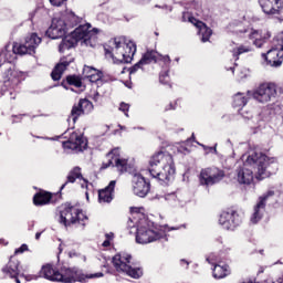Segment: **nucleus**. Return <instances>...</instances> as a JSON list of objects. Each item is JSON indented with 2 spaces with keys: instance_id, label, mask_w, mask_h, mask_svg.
<instances>
[{
  "instance_id": "f257e3e1",
  "label": "nucleus",
  "mask_w": 283,
  "mask_h": 283,
  "mask_svg": "<svg viewBox=\"0 0 283 283\" xmlns=\"http://www.w3.org/2000/svg\"><path fill=\"white\" fill-rule=\"evenodd\" d=\"M41 43V38L36 33H31L25 36L24 43L14 42L12 51L4 49L0 52V76L3 78L4 83L19 82V71H17V65L14 61L17 54L24 56V54H30L31 56L36 54V48Z\"/></svg>"
},
{
  "instance_id": "f03ea898",
  "label": "nucleus",
  "mask_w": 283,
  "mask_h": 283,
  "mask_svg": "<svg viewBox=\"0 0 283 283\" xmlns=\"http://www.w3.org/2000/svg\"><path fill=\"white\" fill-rule=\"evenodd\" d=\"M40 276L49 282L59 283H87L88 280H94L96 277H103V272H97L93 274L78 273L76 268L61 266L60 269L52 263H46L42 265L40 270Z\"/></svg>"
},
{
  "instance_id": "7ed1b4c3",
  "label": "nucleus",
  "mask_w": 283,
  "mask_h": 283,
  "mask_svg": "<svg viewBox=\"0 0 283 283\" xmlns=\"http://www.w3.org/2000/svg\"><path fill=\"white\" fill-rule=\"evenodd\" d=\"M148 171L151 178H156L161 185H167L176 176L174 156L169 151L156 153L150 157Z\"/></svg>"
},
{
  "instance_id": "20e7f679",
  "label": "nucleus",
  "mask_w": 283,
  "mask_h": 283,
  "mask_svg": "<svg viewBox=\"0 0 283 283\" xmlns=\"http://www.w3.org/2000/svg\"><path fill=\"white\" fill-rule=\"evenodd\" d=\"M104 52L114 63H132L136 54V43L134 41L126 43L125 38L122 36L114 38L104 45Z\"/></svg>"
},
{
  "instance_id": "39448f33",
  "label": "nucleus",
  "mask_w": 283,
  "mask_h": 283,
  "mask_svg": "<svg viewBox=\"0 0 283 283\" xmlns=\"http://www.w3.org/2000/svg\"><path fill=\"white\" fill-rule=\"evenodd\" d=\"M60 224L64 227H74L78 224L85 229L90 218L83 212V209L73 206L71 202H65L60 207Z\"/></svg>"
},
{
  "instance_id": "423d86ee",
  "label": "nucleus",
  "mask_w": 283,
  "mask_h": 283,
  "mask_svg": "<svg viewBox=\"0 0 283 283\" xmlns=\"http://www.w3.org/2000/svg\"><path fill=\"white\" fill-rule=\"evenodd\" d=\"M92 39H96V32L92 30V25L87 23L80 25L70 35H64L60 44V52L72 50V48L78 45V41H83V43L88 45Z\"/></svg>"
},
{
  "instance_id": "0eeeda50",
  "label": "nucleus",
  "mask_w": 283,
  "mask_h": 283,
  "mask_svg": "<svg viewBox=\"0 0 283 283\" xmlns=\"http://www.w3.org/2000/svg\"><path fill=\"white\" fill-rule=\"evenodd\" d=\"M132 260V254L119 252L112 258V264L117 273H126L133 280H139L143 277V268H137Z\"/></svg>"
},
{
  "instance_id": "6e6552de",
  "label": "nucleus",
  "mask_w": 283,
  "mask_h": 283,
  "mask_svg": "<svg viewBox=\"0 0 283 283\" xmlns=\"http://www.w3.org/2000/svg\"><path fill=\"white\" fill-rule=\"evenodd\" d=\"M248 165H256L259 180H264V178H270L272 174H275L277 169V164L275 158H271L266 155H258L256 153L249 155L247 158Z\"/></svg>"
},
{
  "instance_id": "1a4fd4ad",
  "label": "nucleus",
  "mask_w": 283,
  "mask_h": 283,
  "mask_svg": "<svg viewBox=\"0 0 283 283\" xmlns=\"http://www.w3.org/2000/svg\"><path fill=\"white\" fill-rule=\"evenodd\" d=\"M219 224L227 231H234L242 224V216H240L235 208H227L220 214Z\"/></svg>"
},
{
  "instance_id": "9d476101",
  "label": "nucleus",
  "mask_w": 283,
  "mask_h": 283,
  "mask_svg": "<svg viewBox=\"0 0 283 283\" xmlns=\"http://www.w3.org/2000/svg\"><path fill=\"white\" fill-rule=\"evenodd\" d=\"M248 96H252L258 103H269L271 98L277 96V86L273 83H263L252 93L248 91Z\"/></svg>"
},
{
  "instance_id": "9b49d317",
  "label": "nucleus",
  "mask_w": 283,
  "mask_h": 283,
  "mask_svg": "<svg viewBox=\"0 0 283 283\" xmlns=\"http://www.w3.org/2000/svg\"><path fill=\"white\" fill-rule=\"evenodd\" d=\"M106 158H108V160L102 164L101 169H109V167H116L119 174H125V171H127L128 160L120 158V148H113L106 154Z\"/></svg>"
},
{
  "instance_id": "f8f14e48",
  "label": "nucleus",
  "mask_w": 283,
  "mask_h": 283,
  "mask_svg": "<svg viewBox=\"0 0 283 283\" xmlns=\"http://www.w3.org/2000/svg\"><path fill=\"white\" fill-rule=\"evenodd\" d=\"M226 174L224 170L218 167H208L203 168L199 175V182L206 187H211L213 185H218V182L222 181Z\"/></svg>"
},
{
  "instance_id": "ddd939ff",
  "label": "nucleus",
  "mask_w": 283,
  "mask_h": 283,
  "mask_svg": "<svg viewBox=\"0 0 283 283\" xmlns=\"http://www.w3.org/2000/svg\"><path fill=\"white\" fill-rule=\"evenodd\" d=\"M262 12L268 17H275L283 22V0H259Z\"/></svg>"
},
{
  "instance_id": "4468645a",
  "label": "nucleus",
  "mask_w": 283,
  "mask_h": 283,
  "mask_svg": "<svg viewBox=\"0 0 283 283\" xmlns=\"http://www.w3.org/2000/svg\"><path fill=\"white\" fill-rule=\"evenodd\" d=\"M62 147L63 149H71L75 154H81V151L87 149V137L78 132H73L67 140L62 142Z\"/></svg>"
},
{
  "instance_id": "2eb2a0df",
  "label": "nucleus",
  "mask_w": 283,
  "mask_h": 283,
  "mask_svg": "<svg viewBox=\"0 0 283 283\" xmlns=\"http://www.w3.org/2000/svg\"><path fill=\"white\" fill-rule=\"evenodd\" d=\"M273 196H275V191L269 190L258 198L253 208V213L250 218L252 224H258V222L264 218V213H266V202L269 201V198H273Z\"/></svg>"
},
{
  "instance_id": "dca6fc26",
  "label": "nucleus",
  "mask_w": 283,
  "mask_h": 283,
  "mask_svg": "<svg viewBox=\"0 0 283 283\" xmlns=\"http://www.w3.org/2000/svg\"><path fill=\"white\" fill-rule=\"evenodd\" d=\"M94 112V103L87 98H80L78 103H75L71 109V118L73 123H76L81 116L92 114Z\"/></svg>"
},
{
  "instance_id": "f3484780",
  "label": "nucleus",
  "mask_w": 283,
  "mask_h": 283,
  "mask_svg": "<svg viewBox=\"0 0 283 283\" xmlns=\"http://www.w3.org/2000/svg\"><path fill=\"white\" fill-rule=\"evenodd\" d=\"M20 265L21 262L18 261L17 256L11 255L9 262L1 269V272L3 273L4 277H10V280L21 283L19 277H23V274H21V270H19Z\"/></svg>"
},
{
  "instance_id": "a211bd4d",
  "label": "nucleus",
  "mask_w": 283,
  "mask_h": 283,
  "mask_svg": "<svg viewBox=\"0 0 283 283\" xmlns=\"http://www.w3.org/2000/svg\"><path fill=\"white\" fill-rule=\"evenodd\" d=\"M151 191V184L143 175L137 174L133 177V192L138 198H145Z\"/></svg>"
},
{
  "instance_id": "6ab92c4d",
  "label": "nucleus",
  "mask_w": 283,
  "mask_h": 283,
  "mask_svg": "<svg viewBox=\"0 0 283 283\" xmlns=\"http://www.w3.org/2000/svg\"><path fill=\"white\" fill-rule=\"evenodd\" d=\"M67 34V24L63 19H53L51 27L46 30L49 39H63Z\"/></svg>"
},
{
  "instance_id": "aec40b11",
  "label": "nucleus",
  "mask_w": 283,
  "mask_h": 283,
  "mask_svg": "<svg viewBox=\"0 0 283 283\" xmlns=\"http://www.w3.org/2000/svg\"><path fill=\"white\" fill-rule=\"evenodd\" d=\"M156 240H160V233L147 227L137 228L136 242L138 244H149L150 242H156Z\"/></svg>"
},
{
  "instance_id": "412c9836",
  "label": "nucleus",
  "mask_w": 283,
  "mask_h": 283,
  "mask_svg": "<svg viewBox=\"0 0 283 283\" xmlns=\"http://www.w3.org/2000/svg\"><path fill=\"white\" fill-rule=\"evenodd\" d=\"M99 205H111L116 198V180L109 181V184L97 191Z\"/></svg>"
},
{
  "instance_id": "4be33fe9",
  "label": "nucleus",
  "mask_w": 283,
  "mask_h": 283,
  "mask_svg": "<svg viewBox=\"0 0 283 283\" xmlns=\"http://www.w3.org/2000/svg\"><path fill=\"white\" fill-rule=\"evenodd\" d=\"M262 59L265 61L266 65L270 67H281L283 63V50L282 49H271L266 53L261 54Z\"/></svg>"
},
{
  "instance_id": "5701e85b",
  "label": "nucleus",
  "mask_w": 283,
  "mask_h": 283,
  "mask_svg": "<svg viewBox=\"0 0 283 283\" xmlns=\"http://www.w3.org/2000/svg\"><path fill=\"white\" fill-rule=\"evenodd\" d=\"M33 205L35 207H45V205H56V199H54V193L46 191L44 189H39L33 196Z\"/></svg>"
},
{
  "instance_id": "b1692460",
  "label": "nucleus",
  "mask_w": 283,
  "mask_h": 283,
  "mask_svg": "<svg viewBox=\"0 0 283 283\" xmlns=\"http://www.w3.org/2000/svg\"><path fill=\"white\" fill-rule=\"evenodd\" d=\"M249 39L250 41H253V45H255V48H263L264 43L271 39V32L266 30L251 29Z\"/></svg>"
},
{
  "instance_id": "393cba45",
  "label": "nucleus",
  "mask_w": 283,
  "mask_h": 283,
  "mask_svg": "<svg viewBox=\"0 0 283 283\" xmlns=\"http://www.w3.org/2000/svg\"><path fill=\"white\" fill-rule=\"evenodd\" d=\"M72 63H74V57H62L51 72L52 81H61L63 73Z\"/></svg>"
},
{
  "instance_id": "a878e982",
  "label": "nucleus",
  "mask_w": 283,
  "mask_h": 283,
  "mask_svg": "<svg viewBox=\"0 0 283 283\" xmlns=\"http://www.w3.org/2000/svg\"><path fill=\"white\" fill-rule=\"evenodd\" d=\"M231 275V266L227 263H216L212 269L214 280H224Z\"/></svg>"
},
{
  "instance_id": "bb28decb",
  "label": "nucleus",
  "mask_w": 283,
  "mask_h": 283,
  "mask_svg": "<svg viewBox=\"0 0 283 283\" xmlns=\"http://www.w3.org/2000/svg\"><path fill=\"white\" fill-rule=\"evenodd\" d=\"M61 86L64 90H70V86L77 88L83 87V77L76 74L67 75L64 80H62Z\"/></svg>"
},
{
  "instance_id": "cd10ccee",
  "label": "nucleus",
  "mask_w": 283,
  "mask_h": 283,
  "mask_svg": "<svg viewBox=\"0 0 283 283\" xmlns=\"http://www.w3.org/2000/svg\"><path fill=\"white\" fill-rule=\"evenodd\" d=\"M82 74L91 83H98L103 78V73L99 70L87 65L84 66Z\"/></svg>"
},
{
  "instance_id": "c85d7f7f",
  "label": "nucleus",
  "mask_w": 283,
  "mask_h": 283,
  "mask_svg": "<svg viewBox=\"0 0 283 283\" xmlns=\"http://www.w3.org/2000/svg\"><path fill=\"white\" fill-rule=\"evenodd\" d=\"M237 180L239 185H251V182H253V170L249 168H238Z\"/></svg>"
},
{
  "instance_id": "c756f323",
  "label": "nucleus",
  "mask_w": 283,
  "mask_h": 283,
  "mask_svg": "<svg viewBox=\"0 0 283 283\" xmlns=\"http://www.w3.org/2000/svg\"><path fill=\"white\" fill-rule=\"evenodd\" d=\"M83 178V172H81V167L75 166L73 169L70 170L66 181L61 186L60 191H63L67 185H74L76 180H81Z\"/></svg>"
},
{
  "instance_id": "7c9ffc66",
  "label": "nucleus",
  "mask_w": 283,
  "mask_h": 283,
  "mask_svg": "<svg viewBox=\"0 0 283 283\" xmlns=\"http://www.w3.org/2000/svg\"><path fill=\"white\" fill-rule=\"evenodd\" d=\"M159 57H160V53L154 50H148L143 54L139 61L143 65H149L151 63H158Z\"/></svg>"
},
{
  "instance_id": "2f4dec72",
  "label": "nucleus",
  "mask_w": 283,
  "mask_h": 283,
  "mask_svg": "<svg viewBox=\"0 0 283 283\" xmlns=\"http://www.w3.org/2000/svg\"><path fill=\"white\" fill-rule=\"evenodd\" d=\"M249 103V97L244 96V93H237L232 97V107L242 108Z\"/></svg>"
},
{
  "instance_id": "473e14b6",
  "label": "nucleus",
  "mask_w": 283,
  "mask_h": 283,
  "mask_svg": "<svg viewBox=\"0 0 283 283\" xmlns=\"http://www.w3.org/2000/svg\"><path fill=\"white\" fill-rule=\"evenodd\" d=\"M199 35L201 36V42L207 43L213 35V30L203 22V25L198 29Z\"/></svg>"
},
{
  "instance_id": "72a5a7b5",
  "label": "nucleus",
  "mask_w": 283,
  "mask_h": 283,
  "mask_svg": "<svg viewBox=\"0 0 283 283\" xmlns=\"http://www.w3.org/2000/svg\"><path fill=\"white\" fill-rule=\"evenodd\" d=\"M249 52H253V48H251V45L241 44L240 46L233 49L232 56H233V59L238 60V59H240V55L247 54Z\"/></svg>"
},
{
  "instance_id": "f704fd0d",
  "label": "nucleus",
  "mask_w": 283,
  "mask_h": 283,
  "mask_svg": "<svg viewBox=\"0 0 283 283\" xmlns=\"http://www.w3.org/2000/svg\"><path fill=\"white\" fill-rule=\"evenodd\" d=\"M66 24V28H76V25H78V23H81V18H78V15L74 14V12H70L66 15V20L64 21Z\"/></svg>"
},
{
  "instance_id": "c9c22d12",
  "label": "nucleus",
  "mask_w": 283,
  "mask_h": 283,
  "mask_svg": "<svg viewBox=\"0 0 283 283\" xmlns=\"http://www.w3.org/2000/svg\"><path fill=\"white\" fill-rule=\"evenodd\" d=\"M159 83H163V85H169V83H171V78L169 77V70L159 74Z\"/></svg>"
},
{
  "instance_id": "e433bc0d",
  "label": "nucleus",
  "mask_w": 283,
  "mask_h": 283,
  "mask_svg": "<svg viewBox=\"0 0 283 283\" xmlns=\"http://www.w3.org/2000/svg\"><path fill=\"white\" fill-rule=\"evenodd\" d=\"M144 64L140 63V60L133 65L132 67L127 69V72H129V74H136L138 72V70H143Z\"/></svg>"
},
{
  "instance_id": "4c0bfd02",
  "label": "nucleus",
  "mask_w": 283,
  "mask_h": 283,
  "mask_svg": "<svg viewBox=\"0 0 283 283\" xmlns=\"http://www.w3.org/2000/svg\"><path fill=\"white\" fill-rule=\"evenodd\" d=\"M188 21H189V23H192V25H195L197 30H198L200 27H202L203 23H205V22H202V21L196 19V17H193V15H190V17L188 18Z\"/></svg>"
},
{
  "instance_id": "58836bf2",
  "label": "nucleus",
  "mask_w": 283,
  "mask_h": 283,
  "mask_svg": "<svg viewBox=\"0 0 283 283\" xmlns=\"http://www.w3.org/2000/svg\"><path fill=\"white\" fill-rule=\"evenodd\" d=\"M119 111L125 114V116L129 117V104L122 102L119 105Z\"/></svg>"
},
{
  "instance_id": "ea45409f",
  "label": "nucleus",
  "mask_w": 283,
  "mask_h": 283,
  "mask_svg": "<svg viewBox=\"0 0 283 283\" xmlns=\"http://www.w3.org/2000/svg\"><path fill=\"white\" fill-rule=\"evenodd\" d=\"M105 238L106 240L102 243V247L104 248L112 247V238H114V234L106 233Z\"/></svg>"
},
{
  "instance_id": "a19ab883",
  "label": "nucleus",
  "mask_w": 283,
  "mask_h": 283,
  "mask_svg": "<svg viewBox=\"0 0 283 283\" xmlns=\"http://www.w3.org/2000/svg\"><path fill=\"white\" fill-rule=\"evenodd\" d=\"M160 61H163L165 65H169V63H171V57H169V55H163L159 53L158 63H160Z\"/></svg>"
},
{
  "instance_id": "79ce46f5",
  "label": "nucleus",
  "mask_w": 283,
  "mask_h": 283,
  "mask_svg": "<svg viewBox=\"0 0 283 283\" xmlns=\"http://www.w3.org/2000/svg\"><path fill=\"white\" fill-rule=\"evenodd\" d=\"M25 251H28V244L23 243L20 248L15 249L14 251V258H17V255H19V253H25Z\"/></svg>"
},
{
  "instance_id": "37998d69",
  "label": "nucleus",
  "mask_w": 283,
  "mask_h": 283,
  "mask_svg": "<svg viewBox=\"0 0 283 283\" xmlns=\"http://www.w3.org/2000/svg\"><path fill=\"white\" fill-rule=\"evenodd\" d=\"M67 0H50L51 6H55L56 8H61L63 6V2Z\"/></svg>"
},
{
  "instance_id": "c03bdc74",
  "label": "nucleus",
  "mask_w": 283,
  "mask_h": 283,
  "mask_svg": "<svg viewBox=\"0 0 283 283\" xmlns=\"http://www.w3.org/2000/svg\"><path fill=\"white\" fill-rule=\"evenodd\" d=\"M202 147H203L205 151L218 154V149L216 148V146L209 147V146L202 145Z\"/></svg>"
},
{
  "instance_id": "a18cd8bd",
  "label": "nucleus",
  "mask_w": 283,
  "mask_h": 283,
  "mask_svg": "<svg viewBox=\"0 0 283 283\" xmlns=\"http://www.w3.org/2000/svg\"><path fill=\"white\" fill-rule=\"evenodd\" d=\"M83 184H81L82 189H90V180L82 177Z\"/></svg>"
},
{
  "instance_id": "49530a36",
  "label": "nucleus",
  "mask_w": 283,
  "mask_h": 283,
  "mask_svg": "<svg viewBox=\"0 0 283 283\" xmlns=\"http://www.w3.org/2000/svg\"><path fill=\"white\" fill-rule=\"evenodd\" d=\"M101 96V93L96 92L94 95H93V101L95 103H98V97Z\"/></svg>"
},
{
  "instance_id": "de8ad7c7",
  "label": "nucleus",
  "mask_w": 283,
  "mask_h": 283,
  "mask_svg": "<svg viewBox=\"0 0 283 283\" xmlns=\"http://www.w3.org/2000/svg\"><path fill=\"white\" fill-rule=\"evenodd\" d=\"M180 264H186V266H189V261L181 259L180 260Z\"/></svg>"
},
{
  "instance_id": "09e8293b",
  "label": "nucleus",
  "mask_w": 283,
  "mask_h": 283,
  "mask_svg": "<svg viewBox=\"0 0 283 283\" xmlns=\"http://www.w3.org/2000/svg\"><path fill=\"white\" fill-rule=\"evenodd\" d=\"M41 239V232H36L35 233V240H40Z\"/></svg>"
},
{
  "instance_id": "8fccbe9b",
  "label": "nucleus",
  "mask_w": 283,
  "mask_h": 283,
  "mask_svg": "<svg viewBox=\"0 0 283 283\" xmlns=\"http://www.w3.org/2000/svg\"><path fill=\"white\" fill-rule=\"evenodd\" d=\"M276 282L277 283H283V275L281 277H279Z\"/></svg>"
},
{
  "instance_id": "3c124183",
  "label": "nucleus",
  "mask_w": 283,
  "mask_h": 283,
  "mask_svg": "<svg viewBox=\"0 0 283 283\" xmlns=\"http://www.w3.org/2000/svg\"><path fill=\"white\" fill-rule=\"evenodd\" d=\"M281 43H282V51H283V32L281 33Z\"/></svg>"
},
{
  "instance_id": "603ef678",
  "label": "nucleus",
  "mask_w": 283,
  "mask_h": 283,
  "mask_svg": "<svg viewBox=\"0 0 283 283\" xmlns=\"http://www.w3.org/2000/svg\"><path fill=\"white\" fill-rule=\"evenodd\" d=\"M168 109H176V107H174V104H169Z\"/></svg>"
},
{
  "instance_id": "864d4df0",
  "label": "nucleus",
  "mask_w": 283,
  "mask_h": 283,
  "mask_svg": "<svg viewBox=\"0 0 283 283\" xmlns=\"http://www.w3.org/2000/svg\"><path fill=\"white\" fill-rule=\"evenodd\" d=\"M12 94H13V93L11 92V93H10V95H11V98H15V95H13V96H12Z\"/></svg>"
},
{
  "instance_id": "5fc2aeb1",
  "label": "nucleus",
  "mask_w": 283,
  "mask_h": 283,
  "mask_svg": "<svg viewBox=\"0 0 283 283\" xmlns=\"http://www.w3.org/2000/svg\"><path fill=\"white\" fill-rule=\"evenodd\" d=\"M6 242V240H0V244H3Z\"/></svg>"
},
{
  "instance_id": "6e6d98bb",
  "label": "nucleus",
  "mask_w": 283,
  "mask_h": 283,
  "mask_svg": "<svg viewBox=\"0 0 283 283\" xmlns=\"http://www.w3.org/2000/svg\"><path fill=\"white\" fill-rule=\"evenodd\" d=\"M122 74H125V70L122 71Z\"/></svg>"
},
{
  "instance_id": "4d7b16f0",
  "label": "nucleus",
  "mask_w": 283,
  "mask_h": 283,
  "mask_svg": "<svg viewBox=\"0 0 283 283\" xmlns=\"http://www.w3.org/2000/svg\"><path fill=\"white\" fill-rule=\"evenodd\" d=\"M88 196H90L88 192H86V198H88Z\"/></svg>"
},
{
  "instance_id": "13d9d810",
  "label": "nucleus",
  "mask_w": 283,
  "mask_h": 283,
  "mask_svg": "<svg viewBox=\"0 0 283 283\" xmlns=\"http://www.w3.org/2000/svg\"><path fill=\"white\" fill-rule=\"evenodd\" d=\"M182 21H186V20H185V15L182 17Z\"/></svg>"
},
{
  "instance_id": "bf43d9fd",
  "label": "nucleus",
  "mask_w": 283,
  "mask_h": 283,
  "mask_svg": "<svg viewBox=\"0 0 283 283\" xmlns=\"http://www.w3.org/2000/svg\"><path fill=\"white\" fill-rule=\"evenodd\" d=\"M156 36H158V32H155Z\"/></svg>"
},
{
  "instance_id": "052dcab7",
  "label": "nucleus",
  "mask_w": 283,
  "mask_h": 283,
  "mask_svg": "<svg viewBox=\"0 0 283 283\" xmlns=\"http://www.w3.org/2000/svg\"><path fill=\"white\" fill-rule=\"evenodd\" d=\"M1 94V96H3V93H0Z\"/></svg>"
}]
</instances>
